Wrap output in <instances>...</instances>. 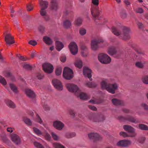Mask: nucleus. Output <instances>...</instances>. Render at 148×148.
Listing matches in <instances>:
<instances>
[{
    "instance_id": "f257e3e1",
    "label": "nucleus",
    "mask_w": 148,
    "mask_h": 148,
    "mask_svg": "<svg viewBox=\"0 0 148 148\" xmlns=\"http://www.w3.org/2000/svg\"><path fill=\"white\" fill-rule=\"evenodd\" d=\"M112 32L115 35L119 36L122 39L126 40L130 37L131 33L129 28L124 27L121 30H119L117 28L113 27H112Z\"/></svg>"
},
{
    "instance_id": "f03ea898",
    "label": "nucleus",
    "mask_w": 148,
    "mask_h": 148,
    "mask_svg": "<svg viewBox=\"0 0 148 148\" xmlns=\"http://www.w3.org/2000/svg\"><path fill=\"white\" fill-rule=\"evenodd\" d=\"M66 86L69 91L75 92L76 95L79 97L81 99L85 100L88 98V96L86 94L80 92L77 85L72 84L68 83L66 84Z\"/></svg>"
},
{
    "instance_id": "7ed1b4c3",
    "label": "nucleus",
    "mask_w": 148,
    "mask_h": 148,
    "mask_svg": "<svg viewBox=\"0 0 148 148\" xmlns=\"http://www.w3.org/2000/svg\"><path fill=\"white\" fill-rule=\"evenodd\" d=\"M107 80L105 79H103L101 83V88L103 89H106L109 92L112 94L115 93V90L118 88V85L116 83L112 84H107Z\"/></svg>"
},
{
    "instance_id": "20e7f679",
    "label": "nucleus",
    "mask_w": 148,
    "mask_h": 148,
    "mask_svg": "<svg viewBox=\"0 0 148 148\" xmlns=\"http://www.w3.org/2000/svg\"><path fill=\"white\" fill-rule=\"evenodd\" d=\"M90 11L93 19L95 21V18H99L98 16L102 13L103 10L101 8H99L98 6L92 5L91 6Z\"/></svg>"
},
{
    "instance_id": "39448f33",
    "label": "nucleus",
    "mask_w": 148,
    "mask_h": 148,
    "mask_svg": "<svg viewBox=\"0 0 148 148\" xmlns=\"http://www.w3.org/2000/svg\"><path fill=\"white\" fill-rule=\"evenodd\" d=\"M63 76L66 79H71L73 76V71L68 67H65L63 70Z\"/></svg>"
},
{
    "instance_id": "423d86ee",
    "label": "nucleus",
    "mask_w": 148,
    "mask_h": 148,
    "mask_svg": "<svg viewBox=\"0 0 148 148\" xmlns=\"http://www.w3.org/2000/svg\"><path fill=\"white\" fill-rule=\"evenodd\" d=\"M98 59L99 61L103 64H108L111 61L110 58L107 55L104 53L99 54Z\"/></svg>"
},
{
    "instance_id": "0eeeda50",
    "label": "nucleus",
    "mask_w": 148,
    "mask_h": 148,
    "mask_svg": "<svg viewBox=\"0 0 148 148\" xmlns=\"http://www.w3.org/2000/svg\"><path fill=\"white\" fill-rule=\"evenodd\" d=\"M40 5L41 8L40 11V14L42 16L45 17L46 16L47 13L45 10L47 8L48 3L47 1L41 0L40 1Z\"/></svg>"
},
{
    "instance_id": "6e6552de",
    "label": "nucleus",
    "mask_w": 148,
    "mask_h": 148,
    "mask_svg": "<svg viewBox=\"0 0 148 148\" xmlns=\"http://www.w3.org/2000/svg\"><path fill=\"white\" fill-rule=\"evenodd\" d=\"M69 47L71 53L73 55L76 54L78 51L77 45L75 42H72L69 45Z\"/></svg>"
},
{
    "instance_id": "1a4fd4ad",
    "label": "nucleus",
    "mask_w": 148,
    "mask_h": 148,
    "mask_svg": "<svg viewBox=\"0 0 148 148\" xmlns=\"http://www.w3.org/2000/svg\"><path fill=\"white\" fill-rule=\"evenodd\" d=\"M43 70L46 73H51L53 70V67L51 64L48 63H44L42 65Z\"/></svg>"
},
{
    "instance_id": "9d476101",
    "label": "nucleus",
    "mask_w": 148,
    "mask_h": 148,
    "mask_svg": "<svg viewBox=\"0 0 148 148\" xmlns=\"http://www.w3.org/2000/svg\"><path fill=\"white\" fill-rule=\"evenodd\" d=\"M11 140L16 145L21 144V140L20 137L16 134H12L11 135Z\"/></svg>"
},
{
    "instance_id": "9b49d317",
    "label": "nucleus",
    "mask_w": 148,
    "mask_h": 148,
    "mask_svg": "<svg viewBox=\"0 0 148 148\" xmlns=\"http://www.w3.org/2000/svg\"><path fill=\"white\" fill-rule=\"evenodd\" d=\"M131 144V142L130 140H124L118 141L116 143V145L118 146L125 147L128 146Z\"/></svg>"
},
{
    "instance_id": "f8f14e48",
    "label": "nucleus",
    "mask_w": 148,
    "mask_h": 148,
    "mask_svg": "<svg viewBox=\"0 0 148 148\" xmlns=\"http://www.w3.org/2000/svg\"><path fill=\"white\" fill-rule=\"evenodd\" d=\"M103 40L94 39L91 42V46L92 49L93 50H96L98 48V44L99 43L103 42Z\"/></svg>"
},
{
    "instance_id": "ddd939ff",
    "label": "nucleus",
    "mask_w": 148,
    "mask_h": 148,
    "mask_svg": "<svg viewBox=\"0 0 148 148\" xmlns=\"http://www.w3.org/2000/svg\"><path fill=\"white\" fill-rule=\"evenodd\" d=\"M91 71L88 67H84L83 68V73L84 76L89 79L91 81L92 79L91 78L92 75H91Z\"/></svg>"
},
{
    "instance_id": "4468645a",
    "label": "nucleus",
    "mask_w": 148,
    "mask_h": 148,
    "mask_svg": "<svg viewBox=\"0 0 148 148\" xmlns=\"http://www.w3.org/2000/svg\"><path fill=\"white\" fill-rule=\"evenodd\" d=\"M52 82L53 86L57 90H62L63 89V86L59 80L57 79H54L53 80Z\"/></svg>"
},
{
    "instance_id": "2eb2a0df",
    "label": "nucleus",
    "mask_w": 148,
    "mask_h": 148,
    "mask_svg": "<svg viewBox=\"0 0 148 148\" xmlns=\"http://www.w3.org/2000/svg\"><path fill=\"white\" fill-rule=\"evenodd\" d=\"M53 127L58 130H61L64 127V124L60 121H56L53 123Z\"/></svg>"
},
{
    "instance_id": "dca6fc26",
    "label": "nucleus",
    "mask_w": 148,
    "mask_h": 148,
    "mask_svg": "<svg viewBox=\"0 0 148 148\" xmlns=\"http://www.w3.org/2000/svg\"><path fill=\"white\" fill-rule=\"evenodd\" d=\"M13 38V37L10 34H7L5 37V40L6 44L10 45L14 43Z\"/></svg>"
},
{
    "instance_id": "f3484780",
    "label": "nucleus",
    "mask_w": 148,
    "mask_h": 148,
    "mask_svg": "<svg viewBox=\"0 0 148 148\" xmlns=\"http://www.w3.org/2000/svg\"><path fill=\"white\" fill-rule=\"evenodd\" d=\"M125 130L128 132L132 133L130 135L131 137L134 136L136 134L134 133V129L132 127L129 125H125L123 126Z\"/></svg>"
},
{
    "instance_id": "a211bd4d",
    "label": "nucleus",
    "mask_w": 148,
    "mask_h": 148,
    "mask_svg": "<svg viewBox=\"0 0 148 148\" xmlns=\"http://www.w3.org/2000/svg\"><path fill=\"white\" fill-rule=\"evenodd\" d=\"M25 93L26 95L30 98H34L36 97L34 92L30 89H26L25 90Z\"/></svg>"
},
{
    "instance_id": "6ab92c4d",
    "label": "nucleus",
    "mask_w": 148,
    "mask_h": 148,
    "mask_svg": "<svg viewBox=\"0 0 148 148\" xmlns=\"http://www.w3.org/2000/svg\"><path fill=\"white\" fill-rule=\"evenodd\" d=\"M88 136L90 139L98 140L100 138V135L97 133H91L88 134Z\"/></svg>"
},
{
    "instance_id": "aec40b11",
    "label": "nucleus",
    "mask_w": 148,
    "mask_h": 148,
    "mask_svg": "<svg viewBox=\"0 0 148 148\" xmlns=\"http://www.w3.org/2000/svg\"><path fill=\"white\" fill-rule=\"evenodd\" d=\"M43 40L45 43L48 45L52 44L53 42L51 38L47 36H44L43 38Z\"/></svg>"
},
{
    "instance_id": "412c9836",
    "label": "nucleus",
    "mask_w": 148,
    "mask_h": 148,
    "mask_svg": "<svg viewBox=\"0 0 148 148\" xmlns=\"http://www.w3.org/2000/svg\"><path fill=\"white\" fill-rule=\"evenodd\" d=\"M5 102L8 106L11 108H14L16 107L15 104L11 100L6 99L5 100Z\"/></svg>"
},
{
    "instance_id": "4be33fe9",
    "label": "nucleus",
    "mask_w": 148,
    "mask_h": 148,
    "mask_svg": "<svg viewBox=\"0 0 148 148\" xmlns=\"http://www.w3.org/2000/svg\"><path fill=\"white\" fill-rule=\"evenodd\" d=\"M56 49L59 51H60L64 47L63 44L59 41H56Z\"/></svg>"
},
{
    "instance_id": "5701e85b",
    "label": "nucleus",
    "mask_w": 148,
    "mask_h": 148,
    "mask_svg": "<svg viewBox=\"0 0 148 148\" xmlns=\"http://www.w3.org/2000/svg\"><path fill=\"white\" fill-rule=\"evenodd\" d=\"M82 62L81 60L78 59L76 60L74 63V64L77 67L80 69L82 66Z\"/></svg>"
},
{
    "instance_id": "b1692460",
    "label": "nucleus",
    "mask_w": 148,
    "mask_h": 148,
    "mask_svg": "<svg viewBox=\"0 0 148 148\" xmlns=\"http://www.w3.org/2000/svg\"><path fill=\"white\" fill-rule=\"evenodd\" d=\"M108 52L109 55L112 56L116 53V50L114 47H111L109 48Z\"/></svg>"
},
{
    "instance_id": "393cba45",
    "label": "nucleus",
    "mask_w": 148,
    "mask_h": 148,
    "mask_svg": "<svg viewBox=\"0 0 148 148\" xmlns=\"http://www.w3.org/2000/svg\"><path fill=\"white\" fill-rule=\"evenodd\" d=\"M9 85L11 89L14 92L17 93L18 92L17 87L13 84L10 83Z\"/></svg>"
},
{
    "instance_id": "a878e982",
    "label": "nucleus",
    "mask_w": 148,
    "mask_h": 148,
    "mask_svg": "<svg viewBox=\"0 0 148 148\" xmlns=\"http://www.w3.org/2000/svg\"><path fill=\"white\" fill-rule=\"evenodd\" d=\"M35 121L36 122L44 126H45V125L43 123L42 120L38 114L36 115V118Z\"/></svg>"
},
{
    "instance_id": "bb28decb",
    "label": "nucleus",
    "mask_w": 148,
    "mask_h": 148,
    "mask_svg": "<svg viewBox=\"0 0 148 148\" xmlns=\"http://www.w3.org/2000/svg\"><path fill=\"white\" fill-rule=\"evenodd\" d=\"M82 22V19L80 17H78L75 20L74 24L76 26H80Z\"/></svg>"
},
{
    "instance_id": "cd10ccee",
    "label": "nucleus",
    "mask_w": 148,
    "mask_h": 148,
    "mask_svg": "<svg viewBox=\"0 0 148 148\" xmlns=\"http://www.w3.org/2000/svg\"><path fill=\"white\" fill-rule=\"evenodd\" d=\"M51 8L53 10H56L57 8V5L56 0H52L51 1Z\"/></svg>"
},
{
    "instance_id": "c85d7f7f",
    "label": "nucleus",
    "mask_w": 148,
    "mask_h": 148,
    "mask_svg": "<svg viewBox=\"0 0 148 148\" xmlns=\"http://www.w3.org/2000/svg\"><path fill=\"white\" fill-rule=\"evenodd\" d=\"M112 102L115 105H122L123 103L122 101L119 100L117 99H112Z\"/></svg>"
},
{
    "instance_id": "c756f323",
    "label": "nucleus",
    "mask_w": 148,
    "mask_h": 148,
    "mask_svg": "<svg viewBox=\"0 0 148 148\" xmlns=\"http://www.w3.org/2000/svg\"><path fill=\"white\" fill-rule=\"evenodd\" d=\"M33 130L34 132L38 135H44L43 134L41 131L38 128L36 127H33Z\"/></svg>"
},
{
    "instance_id": "7c9ffc66",
    "label": "nucleus",
    "mask_w": 148,
    "mask_h": 148,
    "mask_svg": "<svg viewBox=\"0 0 148 148\" xmlns=\"http://www.w3.org/2000/svg\"><path fill=\"white\" fill-rule=\"evenodd\" d=\"M145 64L144 62H138L136 63V66L138 68H143Z\"/></svg>"
},
{
    "instance_id": "2f4dec72",
    "label": "nucleus",
    "mask_w": 148,
    "mask_h": 148,
    "mask_svg": "<svg viewBox=\"0 0 148 148\" xmlns=\"http://www.w3.org/2000/svg\"><path fill=\"white\" fill-rule=\"evenodd\" d=\"M64 26L66 28H69L71 26V23L69 21L66 20L64 22Z\"/></svg>"
},
{
    "instance_id": "473e14b6",
    "label": "nucleus",
    "mask_w": 148,
    "mask_h": 148,
    "mask_svg": "<svg viewBox=\"0 0 148 148\" xmlns=\"http://www.w3.org/2000/svg\"><path fill=\"white\" fill-rule=\"evenodd\" d=\"M5 76L7 77H10L11 79H14V77L10 72H7L4 74Z\"/></svg>"
},
{
    "instance_id": "72a5a7b5",
    "label": "nucleus",
    "mask_w": 148,
    "mask_h": 148,
    "mask_svg": "<svg viewBox=\"0 0 148 148\" xmlns=\"http://www.w3.org/2000/svg\"><path fill=\"white\" fill-rule=\"evenodd\" d=\"M142 81L143 83L146 84H148V76L145 75L142 78Z\"/></svg>"
},
{
    "instance_id": "f704fd0d",
    "label": "nucleus",
    "mask_w": 148,
    "mask_h": 148,
    "mask_svg": "<svg viewBox=\"0 0 148 148\" xmlns=\"http://www.w3.org/2000/svg\"><path fill=\"white\" fill-rule=\"evenodd\" d=\"M24 121L28 125H31L32 124L31 120L28 118H25L24 119Z\"/></svg>"
},
{
    "instance_id": "c9c22d12",
    "label": "nucleus",
    "mask_w": 148,
    "mask_h": 148,
    "mask_svg": "<svg viewBox=\"0 0 148 148\" xmlns=\"http://www.w3.org/2000/svg\"><path fill=\"white\" fill-rule=\"evenodd\" d=\"M53 146L55 148H66L64 146L57 143H53Z\"/></svg>"
},
{
    "instance_id": "e433bc0d",
    "label": "nucleus",
    "mask_w": 148,
    "mask_h": 148,
    "mask_svg": "<svg viewBox=\"0 0 148 148\" xmlns=\"http://www.w3.org/2000/svg\"><path fill=\"white\" fill-rule=\"evenodd\" d=\"M34 146L37 148H44V147L39 143L35 141L34 143Z\"/></svg>"
},
{
    "instance_id": "4c0bfd02",
    "label": "nucleus",
    "mask_w": 148,
    "mask_h": 148,
    "mask_svg": "<svg viewBox=\"0 0 148 148\" xmlns=\"http://www.w3.org/2000/svg\"><path fill=\"white\" fill-rule=\"evenodd\" d=\"M0 83L2 85L5 86L7 84V82L4 77L0 75Z\"/></svg>"
},
{
    "instance_id": "58836bf2",
    "label": "nucleus",
    "mask_w": 148,
    "mask_h": 148,
    "mask_svg": "<svg viewBox=\"0 0 148 148\" xmlns=\"http://www.w3.org/2000/svg\"><path fill=\"white\" fill-rule=\"evenodd\" d=\"M86 84L87 86L90 88L95 87L97 86V84L94 82H88L86 83Z\"/></svg>"
},
{
    "instance_id": "ea45409f",
    "label": "nucleus",
    "mask_w": 148,
    "mask_h": 148,
    "mask_svg": "<svg viewBox=\"0 0 148 148\" xmlns=\"http://www.w3.org/2000/svg\"><path fill=\"white\" fill-rule=\"evenodd\" d=\"M139 128L142 130H148V127L146 125L143 124H140L138 125Z\"/></svg>"
},
{
    "instance_id": "a19ab883",
    "label": "nucleus",
    "mask_w": 148,
    "mask_h": 148,
    "mask_svg": "<svg viewBox=\"0 0 148 148\" xmlns=\"http://www.w3.org/2000/svg\"><path fill=\"white\" fill-rule=\"evenodd\" d=\"M65 137L68 138H72L75 136V134L74 133H67L65 134Z\"/></svg>"
},
{
    "instance_id": "79ce46f5",
    "label": "nucleus",
    "mask_w": 148,
    "mask_h": 148,
    "mask_svg": "<svg viewBox=\"0 0 148 148\" xmlns=\"http://www.w3.org/2000/svg\"><path fill=\"white\" fill-rule=\"evenodd\" d=\"M128 120L134 123H137L139 122L138 120L137 119H134L132 117H130L128 119Z\"/></svg>"
},
{
    "instance_id": "37998d69",
    "label": "nucleus",
    "mask_w": 148,
    "mask_h": 148,
    "mask_svg": "<svg viewBox=\"0 0 148 148\" xmlns=\"http://www.w3.org/2000/svg\"><path fill=\"white\" fill-rule=\"evenodd\" d=\"M62 72V69L61 67L58 68L56 71V74L57 75H60Z\"/></svg>"
},
{
    "instance_id": "c03bdc74",
    "label": "nucleus",
    "mask_w": 148,
    "mask_h": 148,
    "mask_svg": "<svg viewBox=\"0 0 148 148\" xmlns=\"http://www.w3.org/2000/svg\"><path fill=\"white\" fill-rule=\"evenodd\" d=\"M51 135L53 138L55 140H59V137L55 133L52 132Z\"/></svg>"
},
{
    "instance_id": "a18cd8bd",
    "label": "nucleus",
    "mask_w": 148,
    "mask_h": 148,
    "mask_svg": "<svg viewBox=\"0 0 148 148\" xmlns=\"http://www.w3.org/2000/svg\"><path fill=\"white\" fill-rule=\"evenodd\" d=\"M43 135H44L42 136H44L47 140H50L51 139V137L50 135L49 134H48L47 132H45V134H43Z\"/></svg>"
},
{
    "instance_id": "49530a36",
    "label": "nucleus",
    "mask_w": 148,
    "mask_h": 148,
    "mask_svg": "<svg viewBox=\"0 0 148 148\" xmlns=\"http://www.w3.org/2000/svg\"><path fill=\"white\" fill-rule=\"evenodd\" d=\"M79 34L81 35H84L86 33V30L84 28H81L79 30Z\"/></svg>"
},
{
    "instance_id": "de8ad7c7",
    "label": "nucleus",
    "mask_w": 148,
    "mask_h": 148,
    "mask_svg": "<svg viewBox=\"0 0 148 148\" xmlns=\"http://www.w3.org/2000/svg\"><path fill=\"white\" fill-rule=\"evenodd\" d=\"M38 30L41 33H43L45 31V27L42 26H40L38 27Z\"/></svg>"
},
{
    "instance_id": "09e8293b",
    "label": "nucleus",
    "mask_w": 148,
    "mask_h": 148,
    "mask_svg": "<svg viewBox=\"0 0 148 148\" xmlns=\"http://www.w3.org/2000/svg\"><path fill=\"white\" fill-rule=\"evenodd\" d=\"M92 2L95 6H97L99 4V0H92Z\"/></svg>"
},
{
    "instance_id": "8fccbe9b",
    "label": "nucleus",
    "mask_w": 148,
    "mask_h": 148,
    "mask_svg": "<svg viewBox=\"0 0 148 148\" xmlns=\"http://www.w3.org/2000/svg\"><path fill=\"white\" fill-rule=\"evenodd\" d=\"M120 135L121 136L125 137L128 136H131L130 135H128L126 133L124 132H121L120 133Z\"/></svg>"
},
{
    "instance_id": "3c124183",
    "label": "nucleus",
    "mask_w": 148,
    "mask_h": 148,
    "mask_svg": "<svg viewBox=\"0 0 148 148\" xmlns=\"http://www.w3.org/2000/svg\"><path fill=\"white\" fill-rule=\"evenodd\" d=\"M29 44L34 46L37 44V42L35 40H31L28 42Z\"/></svg>"
},
{
    "instance_id": "603ef678",
    "label": "nucleus",
    "mask_w": 148,
    "mask_h": 148,
    "mask_svg": "<svg viewBox=\"0 0 148 148\" xmlns=\"http://www.w3.org/2000/svg\"><path fill=\"white\" fill-rule=\"evenodd\" d=\"M135 10L138 13H142L143 12V10L141 8H138L135 9Z\"/></svg>"
},
{
    "instance_id": "864d4df0",
    "label": "nucleus",
    "mask_w": 148,
    "mask_h": 148,
    "mask_svg": "<svg viewBox=\"0 0 148 148\" xmlns=\"http://www.w3.org/2000/svg\"><path fill=\"white\" fill-rule=\"evenodd\" d=\"M27 10L28 11H31L33 9V7L31 4H28L27 6Z\"/></svg>"
},
{
    "instance_id": "5fc2aeb1",
    "label": "nucleus",
    "mask_w": 148,
    "mask_h": 148,
    "mask_svg": "<svg viewBox=\"0 0 148 148\" xmlns=\"http://www.w3.org/2000/svg\"><path fill=\"white\" fill-rule=\"evenodd\" d=\"M23 66L24 68L27 69H29L32 68V67L30 65L26 64H24L23 65Z\"/></svg>"
},
{
    "instance_id": "6e6d98bb",
    "label": "nucleus",
    "mask_w": 148,
    "mask_h": 148,
    "mask_svg": "<svg viewBox=\"0 0 148 148\" xmlns=\"http://www.w3.org/2000/svg\"><path fill=\"white\" fill-rule=\"evenodd\" d=\"M19 59L20 60L23 61H26L28 59V58H24L23 56H21L19 57Z\"/></svg>"
},
{
    "instance_id": "4d7b16f0",
    "label": "nucleus",
    "mask_w": 148,
    "mask_h": 148,
    "mask_svg": "<svg viewBox=\"0 0 148 148\" xmlns=\"http://www.w3.org/2000/svg\"><path fill=\"white\" fill-rule=\"evenodd\" d=\"M37 77L38 79H40L43 78V76L40 74H38L37 75Z\"/></svg>"
},
{
    "instance_id": "13d9d810",
    "label": "nucleus",
    "mask_w": 148,
    "mask_h": 148,
    "mask_svg": "<svg viewBox=\"0 0 148 148\" xmlns=\"http://www.w3.org/2000/svg\"><path fill=\"white\" fill-rule=\"evenodd\" d=\"M89 108L91 110L94 111H96L97 109L96 107L93 106H89Z\"/></svg>"
},
{
    "instance_id": "bf43d9fd",
    "label": "nucleus",
    "mask_w": 148,
    "mask_h": 148,
    "mask_svg": "<svg viewBox=\"0 0 148 148\" xmlns=\"http://www.w3.org/2000/svg\"><path fill=\"white\" fill-rule=\"evenodd\" d=\"M142 106L143 107L144 109L146 110H148V106L145 103H143L142 104Z\"/></svg>"
},
{
    "instance_id": "052dcab7",
    "label": "nucleus",
    "mask_w": 148,
    "mask_h": 148,
    "mask_svg": "<svg viewBox=\"0 0 148 148\" xmlns=\"http://www.w3.org/2000/svg\"><path fill=\"white\" fill-rule=\"evenodd\" d=\"M66 57L65 56H64L60 58V60L62 62H64L66 61Z\"/></svg>"
},
{
    "instance_id": "680f3d73",
    "label": "nucleus",
    "mask_w": 148,
    "mask_h": 148,
    "mask_svg": "<svg viewBox=\"0 0 148 148\" xmlns=\"http://www.w3.org/2000/svg\"><path fill=\"white\" fill-rule=\"evenodd\" d=\"M89 102L90 103H91L92 104H96L98 103V102H97L96 101L93 100H90L89 101Z\"/></svg>"
},
{
    "instance_id": "e2e57ef3",
    "label": "nucleus",
    "mask_w": 148,
    "mask_h": 148,
    "mask_svg": "<svg viewBox=\"0 0 148 148\" xmlns=\"http://www.w3.org/2000/svg\"><path fill=\"white\" fill-rule=\"evenodd\" d=\"M8 132H13L12 129L11 127H8L7 129Z\"/></svg>"
},
{
    "instance_id": "0e129e2a",
    "label": "nucleus",
    "mask_w": 148,
    "mask_h": 148,
    "mask_svg": "<svg viewBox=\"0 0 148 148\" xmlns=\"http://www.w3.org/2000/svg\"><path fill=\"white\" fill-rule=\"evenodd\" d=\"M124 3L127 5H130V2L127 0H125Z\"/></svg>"
},
{
    "instance_id": "69168bd1",
    "label": "nucleus",
    "mask_w": 148,
    "mask_h": 148,
    "mask_svg": "<svg viewBox=\"0 0 148 148\" xmlns=\"http://www.w3.org/2000/svg\"><path fill=\"white\" fill-rule=\"evenodd\" d=\"M81 49L83 50H85V49H87V47H86L84 45H82L81 46Z\"/></svg>"
},
{
    "instance_id": "338daca9",
    "label": "nucleus",
    "mask_w": 148,
    "mask_h": 148,
    "mask_svg": "<svg viewBox=\"0 0 148 148\" xmlns=\"http://www.w3.org/2000/svg\"><path fill=\"white\" fill-rule=\"evenodd\" d=\"M139 28H141L142 27V23H139L137 24Z\"/></svg>"
},
{
    "instance_id": "774afa93",
    "label": "nucleus",
    "mask_w": 148,
    "mask_h": 148,
    "mask_svg": "<svg viewBox=\"0 0 148 148\" xmlns=\"http://www.w3.org/2000/svg\"><path fill=\"white\" fill-rule=\"evenodd\" d=\"M28 114L32 116L34 115V112L32 111H30L28 112Z\"/></svg>"
}]
</instances>
